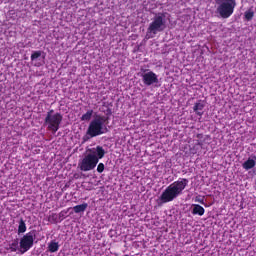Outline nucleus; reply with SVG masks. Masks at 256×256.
Instances as JSON below:
<instances>
[{"mask_svg": "<svg viewBox=\"0 0 256 256\" xmlns=\"http://www.w3.org/2000/svg\"><path fill=\"white\" fill-rule=\"evenodd\" d=\"M54 112V110L48 111L44 120V125L47 126L48 131H51L53 135L59 131V127L63 122V115H61V113L53 114Z\"/></svg>", "mask_w": 256, "mask_h": 256, "instance_id": "423d86ee", "label": "nucleus"}, {"mask_svg": "<svg viewBox=\"0 0 256 256\" xmlns=\"http://www.w3.org/2000/svg\"><path fill=\"white\" fill-rule=\"evenodd\" d=\"M57 215L56 214H53L52 217L55 218Z\"/></svg>", "mask_w": 256, "mask_h": 256, "instance_id": "b1692460", "label": "nucleus"}, {"mask_svg": "<svg viewBox=\"0 0 256 256\" xmlns=\"http://www.w3.org/2000/svg\"><path fill=\"white\" fill-rule=\"evenodd\" d=\"M103 157H105V149L102 146H96L78 163V168L84 172L93 171L97 167L99 159H103Z\"/></svg>", "mask_w": 256, "mask_h": 256, "instance_id": "f03ea898", "label": "nucleus"}, {"mask_svg": "<svg viewBox=\"0 0 256 256\" xmlns=\"http://www.w3.org/2000/svg\"><path fill=\"white\" fill-rule=\"evenodd\" d=\"M196 137L198 140L194 147H201V149H203L204 145H209V141H211V136L209 135L197 134Z\"/></svg>", "mask_w": 256, "mask_h": 256, "instance_id": "1a4fd4ad", "label": "nucleus"}, {"mask_svg": "<svg viewBox=\"0 0 256 256\" xmlns=\"http://www.w3.org/2000/svg\"><path fill=\"white\" fill-rule=\"evenodd\" d=\"M80 175L78 173L74 174V179H80Z\"/></svg>", "mask_w": 256, "mask_h": 256, "instance_id": "4be33fe9", "label": "nucleus"}, {"mask_svg": "<svg viewBox=\"0 0 256 256\" xmlns=\"http://www.w3.org/2000/svg\"><path fill=\"white\" fill-rule=\"evenodd\" d=\"M244 17H245L246 21H252L253 17H255V12L246 11L245 14H244Z\"/></svg>", "mask_w": 256, "mask_h": 256, "instance_id": "a211bd4d", "label": "nucleus"}, {"mask_svg": "<svg viewBox=\"0 0 256 256\" xmlns=\"http://www.w3.org/2000/svg\"><path fill=\"white\" fill-rule=\"evenodd\" d=\"M25 231H27V224H25V220L21 218L18 226V235H21V233H25Z\"/></svg>", "mask_w": 256, "mask_h": 256, "instance_id": "2eb2a0df", "label": "nucleus"}, {"mask_svg": "<svg viewBox=\"0 0 256 256\" xmlns=\"http://www.w3.org/2000/svg\"><path fill=\"white\" fill-rule=\"evenodd\" d=\"M192 215H199V217H203L205 215V208L199 204H194L192 209Z\"/></svg>", "mask_w": 256, "mask_h": 256, "instance_id": "9b49d317", "label": "nucleus"}, {"mask_svg": "<svg viewBox=\"0 0 256 256\" xmlns=\"http://www.w3.org/2000/svg\"><path fill=\"white\" fill-rule=\"evenodd\" d=\"M142 81L144 85H146L147 87H151V85L159 83V78L157 77V74H155V72L149 71L142 74Z\"/></svg>", "mask_w": 256, "mask_h": 256, "instance_id": "6e6552de", "label": "nucleus"}, {"mask_svg": "<svg viewBox=\"0 0 256 256\" xmlns=\"http://www.w3.org/2000/svg\"><path fill=\"white\" fill-rule=\"evenodd\" d=\"M97 171L99 173H103V171H105V164H103L102 162H100L97 166Z\"/></svg>", "mask_w": 256, "mask_h": 256, "instance_id": "aec40b11", "label": "nucleus"}, {"mask_svg": "<svg viewBox=\"0 0 256 256\" xmlns=\"http://www.w3.org/2000/svg\"><path fill=\"white\" fill-rule=\"evenodd\" d=\"M87 207H89L87 203L76 205L73 207V211L74 213H85V211L87 210Z\"/></svg>", "mask_w": 256, "mask_h": 256, "instance_id": "ddd939ff", "label": "nucleus"}, {"mask_svg": "<svg viewBox=\"0 0 256 256\" xmlns=\"http://www.w3.org/2000/svg\"><path fill=\"white\" fill-rule=\"evenodd\" d=\"M189 185V180L187 178H180L170 184L160 195L159 199L161 203H171L175 201L179 195H183V191Z\"/></svg>", "mask_w": 256, "mask_h": 256, "instance_id": "f257e3e1", "label": "nucleus"}, {"mask_svg": "<svg viewBox=\"0 0 256 256\" xmlns=\"http://www.w3.org/2000/svg\"><path fill=\"white\" fill-rule=\"evenodd\" d=\"M91 117H93V110H88L81 116V121H91Z\"/></svg>", "mask_w": 256, "mask_h": 256, "instance_id": "dca6fc26", "label": "nucleus"}, {"mask_svg": "<svg viewBox=\"0 0 256 256\" xmlns=\"http://www.w3.org/2000/svg\"><path fill=\"white\" fill-rule=\"evenodd\" d=\"M37 237V231L32 230L28 233H26L21 239H20V249L21 253H27L29 249L33 247V243H35V238Z\"/></svg>", "mask_w": 256, "mask_h": 256, "instance_id": "0eeeda50", "label": "nucleus"}, {"mask_svg": "<svg viewBox=\"0 0 256 256\" xmlns=\"http://www.w3.org/2000/svg\"><path fill=\"white\" fill-rule=\"evenodd\" d=\"M255 161H256V156H252V159L248 158L247 161H245L242 164L243 169H245L246 171L253 169V167H255L256 165Z\"/></svg>", "mask_w": 256, "mask_h": 256, "instance_id": "9d476101", "label": "nucleus"}, {"mask_svg": "<svg viewBox=\"0 0 256 256\" xmlns=\"http://www.w3.org/2000/svg\"><path fill=\"white\" fill-rule=\"evenodd\" d=\"M203 109H205V104L201 102H196L193 107V111L196 112V115L203 117Z\"/></svg>", "mask_w": 256, "mask_h": 256, "instance_id": "f8f14e48", "label": "nucleus"}, {"mask_svg": "<svg viewBox=\"0 0 256 256\" xmlns=\"http://www.w3.org/2000/svg\"><path fill=\"white\" fill-rule=\"evenodd\" d=\"M195 201H196L197 203H200L201 205H205V199H204V197L197 196Z\"/></svg>", "mask_w": 256, "mask_h": 256, "instance_id": "412c9836", "label": "nucleus"}, {"mask_svg": "<svg viewBox=\"0 0 256 256\" xmlns=\"http://www.w3.org/2000/svg\"><path fill=\"white\" fill-rule=\"evenodd\" d=\"M39 57H41V51H34L31 54L30 59L31 61H35L36 59H39Z\"/></svg>", "mask_w": 256, "mask_h": 256, "instance_id": "6ab92c4d", "label": "nucleus"}, {"mask_svg": "<svg viewBox=\"0 0 256 256\" xmlns=\"http://www.w3.org/2000/svg\"><path fill=\"white\" fill-rule=\"evenodd\" d=\"M216 13L219 14L221 19H229L235 13L237 2L235 0H216Z\"/></svg>", "mask_w": 256, "mask_h": 256, "instance_id": "39448f33", "label": "nucleus"}, {"mask_svg": "<svg viewBox=\"0 0 256 256\" xmlns=\"http://www.w3.org/2000/svg\"><path fill=\"white\" fill-rule=\"evenodd\" d=\"M109 124V117L97 115L89 124L86 134L90 139L105 135L109 131L107 125Z\"/></svg>", "mask_w": 256, "mask_h": 256, "instance_id": "7ed1b4c3", "label": "nucleus"}, {"mask_svg": "<svg viewBox=\"0 0 256 256\" xmlns=\"http://www.w3.org/2000/svg\"><path fill=\"white\" fill-rule=\"evenodd\" d=\"M87 139H89V137L85 136V137L83 138V141H87Z\"/></svg>", "mask_w": 256, "mask_h": 256, "instance_id": "5701e85b", "label": "nucleus"}, {"mask_svg": "<svg viewBox=\"0 0 256 256\" xmlns=\"http://www.w3.org/2000/svg\"><path fill=\"white\" fill-rule=\"evenodd\" d=\"M48 251L50 253H57L59 251V243L58 242H50L48 245Z\"/></svg>", "mask_w": 256, "mask_h": 256, "instance_id": "4468645a", "label": "nucleus"}, {"mask_svg": "<svg viewBox=\"0 0 256 256\" xmlns=\"http://www.w3.org/2000/svg\"><path fill=\"white\" fill-rule=\"evenodd\" d=\"M166 21L165 13H158L154 16L152 22L149 24L146 32V39H153L157 33L165 31Z\"/></svg>", "mask_w": 256, "mask_h": 256, "instance_id": "20e7f679", "label": "nucleus"}, {"mask_svg": "<svg viewBox=\"0 0 256 256\" xmlns=\"http://www.w3.org/2000/svg\"><path fill=\"white\" fill-rule=\"evenodd\" d=\"M19 247V241L14 240L12 243L9 244V249L11 253H15Z\"/></svg>", "mask_w": 256, "mask_h": 256, "instance_id": "f3484780", "label": "nucleus"}]
</instances>
